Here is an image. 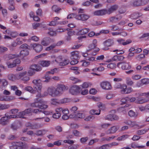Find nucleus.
<instances>
[{
  "label": "nucleus",
  "mask_w": 149,
  "mask_h": 149,
  "mask_svg": "<svg viewBox=\"0 0 149 149\" xmlns=\"http://www.w3.org/2000/svg\"><path fill=\"white\" fill-rule=\"evenodd\" d=\"M31 106L33 107L38 108L40 109H43L48 107L46 101L39 99L38 98L34 99V102L31 104Z\"/></svg>",
  "instance_id": "1"
},
{
  "label": "nucleus",
  "mask_w": 149,
  "mask_h": 149,
  "mask_svg": "<svg viewBox=\"0 0 149 149\" xmlns=\"http://www.w3.org/2000/svg\"><path fill=\"white\" fill-rule=\"evenodd\" d=\"M32 112L38 115H41V117L35 118L34 120H35L43 119L45 115L46 114L47 112L46 111H43L38 109H35L32 111Z\"/></svg>",
  "instance_id": "2"
},
{
  "label": "nucleus",
  "mask_w": 149,
  "mask_h": 149,
  "mask_svg": "<svg viewBox=\"0 0 149 149\" xmlns=\"http://www.w3.org/2000/svg\"><path fill=\"white\" fill-rule=\"evenodd\" d=\"M66 87L63 84H59L57 86L56 89V96L61 95L65 90Z\"/></svg>",
  "instance_id": "3"
},
{
  "label": "nucleus",
  "mask_w": 149,
  "mask_h": 149,
  "mask_svg": "<svg viewBox=\"0 0 149 149\" xmlns=\"http://www.w3.org/2000/svg\"><path fill=\"white\" fill-rule=\"evenodd\" d=\"M30 45L31 47L33 48L35 52L37 53L40 52L43 49V47L41 44L34 43L31 44Z\"/></svg>",
  "instance_id": "4"
},
{
  "label": "nucleus",
  "mask_w": 149,
  "mask_h": 149,
  "mask_svg": "<svg viewBox=\"0 0 149 149\" xmlns=\"http://www.w3.org/2000/svg\"><path fill=\"white\" fill-rule=\"evenodd\" d=\"M114 44V42L113 40L108 39L103 43L104 47H102V49L103 50H106L109 49L108 47H110L112 45Z\"/></svg>",
  "instance_id": "5"
},
{
  "label": "nucleus",
  "mask_w": 149,
  "mask_h": 149,
  "mask_svg": "<svg viewBox=\"0 0 149 149\" xmlns=\"http://www.w3.org/2000/svg\"><path fill=\"white\" fill-rule=\"evenodd\" d=\"M33 83L36 86L35 88L38 91H40L42 88L41 81L40 79H35L33 80Z\"/></svg>",
  "instance_id": "6"
},
{
  "label": "nucleus",
  "mask_w": 149,
  "mask_h": 149,
  "mask_svg": "<svg viewBox=\"0 0 149 149\" xmlns=\"http://www.w3.org/2000/svg\"><path fill=\"white\" fill-rule=\"evenodd\" d=\"M80 88L78 86L74 85L70 89V92L72 95H76L79 93Z\"/></svg>",
  "instance_id": "7"
},
{
  "label": "nucleus",
  "mask_w": 149,
  "mask_h": 149,
  "mask_svg": "<svg viewBox=\"0 0 149 149\" xmlns=\"http://www.w3.org/2000/svg\"><path fill=\"white\" fill-rule=\"evenodd\" d=\"M54 40L48 37H46L43 38L41 42L42 45L47 46L50 43L53 42Z\"/></svg>",
  "instance_id": "8"
},
{
  "label": "nucleus",
  "mask_w": 149,
  "mask_h": 149,
  "mask_svg": "<svg viewBox=\"0 0 149 149\" xmlns=\"http://www.w3.org/2000/svg\"><path fill=\"white\" fill-rule=\"evenodd\" d=\"M90 17L89 15L86 14H80L77 15L76 19L84 21L87 20Z\"/></svg>",
  "instance_id": "9"
},
{
  "label": "nucleus",
  "mask_w": 149,
  "mask_h": 149,
  "mask_svg": "<svg viewBox=\"0 0 149 149\" xmlns=\"http://www.w3.org/2000/svg\"><path fill=\"white\" fill-rule=\"evenodd\" d=\"M121 64V68L122 69L125 70H129L131 68V66L129 64L127 63H123L119 62L117 63V66L119 67V65Z\"/></svg>",
  "instance_id": "10"
},
{
  "label": "nucleus",
  "mask_w": 149,
  "mask_h": 149,
  "mask_svg": "<svg viewBox=\"0 0 149 149\" xmlns=\"http://www.w3.org/2000/svg\"><path fill=\"white\" fill-rule=\"evenodd\" d=\"M100 86L103 89L105 90H110L111 88V84L107 81L102 82L100 84Z\"/></svg>",
  "instance_id": "11"
},
{
  "label": "nucleus",
  "mask_w": 149,
  "mask_h": 149,
  "mask_svg": "<svg viewBox=\"0 0 149 149\" xmlns=\"http://www.w3.org/2000/svg\"><path fill=\"white\" fill-rule=\"evenodd\" d=\"M119 127L117 126H113L111 127L106 131L107 134H112L115 133L119 129Z\"/></svg>",
  "instance_id": "12"
},
{
  "label": "nucleus",
  "mask_w": 149,
  "mask_h": 149,
  "mask_svg": "<svg viewBox=\"0 0 149 149\" xmlns=\"http://www.w3.org/2000/svg\"><path fill=\"white\" fill-rule=\"evenodd\" d=\"M20 63V60L18 59L14 60L12 63L8 62L7 63V64L8 68H11L15 67L17 64H19Z\"/></svg>",
  "instance_id": "13"
},
{
  "label": "nucleus",
  "mask_w": 149,
  "mask_h": 149,
  "mask_svg": "<svg viewBox=\"0 0 149 149\" xmlns=\"http://www.w3.org/2000/svg\"><path fill=\"white\" fill-rule=\"evenodd\" d=\"M49 94L52 97H56V89L54 87H51L49 88L47 90Z\"/></svg>",
  "instance_id": "14"
},
{
  "label": "nucleus",
  "mask_w": 149,
  "mask_h": 149,
  "mask_svg": "<svg viewBox=\"0 0 149 149\" xmlns=\"http://www.w3.org/2000/svg\"><path fill=\"white\" fill-rule=\"evenodd\" d=\"M95 15L102 16L107 14V10L102 9L95 11L93 13Z\"/></svg>",
  "instance_id": "15"
},
{
  "label": "nucleus",
  "mask_w": 149,
  "mask_h": 149,
  "mask_svg": "<svg viewBox=\"0 0 149 149\" xmlns=\"http://www.w3.org/2000/svg\"><path fill=\"white\" fill-rule=\"evenodd\" d=\"M118 8L117 5H115L111 6L108 10H107V14H110L116 11Z\"/></svg>",
  "instance_id": "16"
},
{
  "label": "nucleus",
  "mask_w": 149,
  "mask_h": 149,
  "mask_svg": "<svg viewBox=\"0 0 149 149\" xmlns=\"http://www.w3.org/2000/svg\"><path fill=\"white\" fill-rule=\"evenodd\" d=\"M97 41L96 39L93 40L92 43L90 44L88 47L89 49L88 51L91 50L96 48L97 46Z\"/></svg>",
  "instance_id": "17"
},
{
  "label": "nucleus",
  "mask_w": 149,
  "mask_h": 149,
  "mask_svg": "<svg viewBox=\"0 0 149 149\" xmlns=\"http://www.w3.org/2000/svg\"><path fill=\"white\" fill-rule=\"evenodd\" d=\"M133 4L134 6H139L144 5L145 3L142 0H135L133 1Z\"/></svg>",
  "instance_id": "18"
},
{
  "label": "nucleus",
  "mask_w": 149,
  "mask_h": 149,
  "mask_svg": "<svg viewBox=\"0 0 149 149\" xmlns=\"http://www.w3.org/2000/svg\"><path fill=\"white\" fill-rule=\"evenodd\" d=\"M1 85L0 86V90L2 91L3 88H5L6 87L8 84V82L7 80L5 79H1Z\"/></svg>",
  "instance_id": "19"
},
{
  "label": "nucleus",
  "mask_w": 149,
  "mask_h": 149,
  "mask_svg": "<svg viewBox=\"0 0 149 149\" xmlns=\"http://www.w3.org/2000/svg\"><path fill=\"white\" fill-rule=\"evenodd\" d=\"M71 58L72 59H77L79 58V53L77 51L72 52L70 53Z\"/></svg>",
  "instance_id": "20"
},
{
  "label": "nucleus",
  "mask_w": 149,
  "mask_h": 149,
  "mask_svg": "<svg viewBox=\"0 0 149 149\" xmlns=\"http://www.w3.org/2000/svg\"><path fill=\"white\" fill-rule=\"evenodd\" d=\"M59 19V18L57 17L54 18L53 20L49 23V25L55 26L56 25L59 24V22L58 21V20Z\"/></svg>",
  "instance_id": "21"
},
{
  "label": "nucleus",
  "mask_w": 149,
  "mask_h": 149,
  "mask_svg": "<svg viewBox=\"0 0 149 149\" xmlns=\"http://www.w3.org/2000/svg\"><path fill=\"white\" fill-rule=\"evenodd\" d=\"M136 103L137 104H142L148 102L147 100L140 96L136 97Z\"/></svg>",
  "instance_id": "22"
},
{
  "label": "nucleus",
  "mask_w": 149,
  "mask_h": 149,
  "mask_svg": "<svg viewBox=\"0 0 149 149\" xmlns=\"http://www.w3.org/2000/svg\"><path fill=\"white\" fill-rule=\"evenodd\" d=\"M8 121L7 117H3L0 119V123L2 125H5L8 123Z\"/></svg>",
  "instance_id": "23"
},
{
  "label": "nucleus",
  "mask_w": 149,
  "mask_h": 149,
  "mask_svg": "<svg viewBox=\"0 0 149 149\" xmlns=\"http://www.w3.org/2000/svg\"><path fill=\"white\" fill-rule=\"evenodd\" d=\"M30 68L35 71H39L41 70L42 68L39 65L36 64L33 65H31Z\"/></svg>",
  "instance_id": "24"
},
{
  "label": "nucleus",
  "mask_w": 149,
  "mask_h": 149,
  "mask_svg": "<svg viewBox=\"0 0 149 149\" xmlns=\"http://www.w3.org/2000/svg\"><path fill=\"white\" fill-rule=\"evenodd\" d=\"M51 62L49 61H40V64L43 67H48L50 64Z\"/></svg>",
  "instance_id": "25"
},
{
  "label": "nucleus",
  "mask_w": 149,
  "mask_h": 149,
  "mask_svg": "<svg viewBox=\"0 0 149 149\" xmlns=\"http://www.w3.org/2000/svg\"><path fill=\"white\" fill-rule=\"evenodd\" d=\"M71 101L70 99L68 98H65L59 100V104H63L69 103Z\"/></svg>",
  "instance_id": "26"
},
{
  "label": "nucleus",
  "mask_w": 149,
  "mask_h": 149,
  "mask_svg": "<svg viewBox=\"0 0 149 149\" xmlns=\"http://www.w3.org/2000/svg\"><path fill=\"white\" fill-rule=\"evenodd\" d=\"M11 96H3L0 97V101H8L12 99L11 97Z\"/></svg>",
  "instance_id": "27"
},
{
  "label": "nucleus",
  "mask_w": 149,
  "mask_h": 149,
  "mask_svg": "<svg viewBox=\"0 0 149 149\" xmlns=\"http://www.w3.org/2000/svg\"><path fill=\"white\" fill-rule=\"evenodd\" d=\"M20 56L24 57L28 55L29 54V52L26 49H24L21 50L20 53Z\"/></svg>",
  "instance_id": "28"
},
{
  "label": "nucleus",
  "mask_w": 149,
  "mask_h": 149,
  "mask_svg": "<svg viewBox=\"0 0 149 149\" xmlns=\"http://www.w3.org/2000/svg\"><path fill=\"white\" fill-rule=\"evenodd\" d=\"M19 149H27L29 148V146L27 144L25 143L21 142L19 145Z\"/></svg>",
  "instance_id": "29"
},
{
  "label": "nucleus",
  "mask_w": 149,
  "mask_h": 149,
  "mask_svg": "<svg viewBox=\"0 0 149 149\" xmlns=\"http://www.w3.org/2000/svg\"><path fill=\"white\" fill-rule=\"evenodd\" d=\"M90 30L88 28H84L80 30L79 32V34L81 35H84L86 34Z\"/></svg>",
  "instance_id": "30"
},
{
  "label": "nucleus",
  "mask_w": 149,
  "mask_h": 149,
  "mask_svg": "<svg viewBox=\"0 0 149 149\" xmlns=\"http://www.w3.org/2000/svg\"><path fill=\"white\" fill-rule=\"evenodd\" d=\"M142 15V14L141 13H136L131 15V17L133 19H136Z\"/></svg>",
  "instance_id": "31"
},
{
  "label": "nucleus",
  "mask_w": 149,
  "mask_h": 149,
  "mask_svg": "<svg viewBox=\"0 0 149 149\" xmlns=\"http://www.w3.org/2000/svg\"><path fill=\"white\" fill-rule=\"evenodd\" d=\"M52 9L53 11H54L56 13H58L61 10V8H60L58 7V6L56 5H54L52 7Z\"/></svg>",
  "instance_id": "32"
},
{
  "label": "nucleus",
  "mask_w": 149,
  "mask_h": 149,
  "mask_svg": "<svg viewBox=\"0 0 149 149\" xmlns=\"http://www.w3.org/2000/svg\"><path fill=\"white\" fill-rule=\"evenodd\" d=\"M128 115L131 117H136L137 114L132 110H130L128 113Z\"/></svg>",
  "instance_id": "33"
},
{
  "label": "nucleus",
  "mask_w": 149,
  "mask_h": 149,
  "mask_svg": "<svg viewBox=\"0 0 149 149\" xmlns=\"http://www.w3.org/2000/svg\"><path fill=\"white\" fill-rule=\"evenodd\" d=\"M124 123L125 124L129 125L131 127H133L136 125L135 122H132L130 120L125 121Z\"/></svg>",
  "instance_id": "34"
},
{
  "label": "nucleus",
  "mask_w": 149,
  "mask_h": 149,
  "mask_svg": "<svg viewBox=\"0 0 149 149\" xmlns=\"http://www.w3.org/2000/svg\"><path fill=\"white\" fill-rule=\"evenodd\" d=\"M10 149H19V145H16L15 142L11 143V145L10 146Z\"/></svg>",
  "instance_id": "35"
},
{
  "label": "nucleus",
  "mask_w": 149,
  "mask_h": 149,
  "mask_svg": "<svg viewBox=\"0 0 149 149\" xmlns=\"http://www.w3.org/2000/svg\"><path fill=\"white\" fill-rule=\"evenodd\" d=\"M129 137V136L127 134L123 135L121 136L118 138L117 140L118 141H122L125 140Z\"/></svg>",
  "instance_id": "36"
},
{
  "label": "nucleus",
  "mask_w": 149,
  "mask_h": 149,
  "mask_svg": "<svg viewBox=\"0 0 149 149\" xmlns=\"http://www.w3.org/2000/svg\"><path fill=\"white\" fill-rule=\"evenodd\" d=\"M86 60L89 61L90 62H92L96 61L95 57L93 56H88L85 58Z\"/></svg>",
  "instance_id": "37"
},
{
  "label": "nucleus",
  "mask_w": 149,
  "mask_h": 149,
  "mask_svg": "<svg viewBox=\"0 0 149 149\" xmlns=\"http://www.w3.org/2000/svg\"><path fill=\"white\" fill-rule=\"evenodd\" d=\"M101 110L100 109H99V112L97 113L96 112L97 111L96 110L93 109L91 110L90 111V113L91 115H99L100 114Z\"/></svg>",
  "instance_id": "38"
},
{
  "label": "nucleus",
  "mask_w": 149,
  "mask_h": 149,
  "mask_svg": "<svg viewBox=\"0 0 149 149\" xmlns=\"http://www.w3.org/2000/svg\"><path fill=\"white\" fill-rule=\"evenodd\" d=\"M126 81L127 84L128 85L131 86L133 84V82L130 77L126 78Z\"/></svg>",
  "instance_id": "39"
},
{
  "label": "nucleus",
  "mask_w": 149,
  "mask_h": 149,
  "mask_svg": "<svg viewBox=\"0 0 149 149\" xmlns=\"http://www.w3.org/2000/svg\"><path fill=\"white\" fill-rule=\"evenodd\" d=\"M9 107V105L0 104V108L1 110H3L8 109Z\"/></svg>",
  "instance_id": "40"
},
{
  "label": "nucleus",
  "mask_w": 149,
  "mask_h": 149,
  "mask_svg": "<svg viewBox=\"0 0 149 149\" xmlns=\"http://www.w3.org/2000/svg\"><path fill=\"white\" fill-rule=\"evenodd\" d=\"M145 55L144 54H141L136 56L135 58L138 60H141L143 58L145 57Z\"/></svg>",
  "instance_id": "41"
},
{
  "label": "nucleus",
  "mask_w": 149,
  "mask_h": 149,
  "mask_svg": "<svg viewBox=\"0 0 149 149\" xmlns=\"http://www.w3.org/2000/svg\"><path fill=\"white\" fill-rule=\"evenodd\" d=\"M20 48L21 49H27L29 50L31 49V47H29L28 45L26 43L20 46Z\"/></svg>",
  "instance_id": "42"
},
{
  "label": "nucleus",
  "mask_w": 149,
  "mask_h": 149,
  "mask_svg": "<svg viewBox=\"0 0 149 149\" xmlns=\"http://www.w3.org/2000/svg\"><path fill=\"white\" fill-rule=\"evenodd\" d=\"M127 87V86L126 85H123L120 87V91L122 93L125 94V92L126 88Z\"/></svg>",
  "instance_id": "43"
},
{
  "label": "nucleus",
  "mask_w": 149,
  "mask_h": 149,
  "mask_svg": "<svg viewBox=\"0 0 149 149\" xmlns=\"http://www.w3.org/2000/svg\"><path fill=\"white\" fill-rule=\"evenodd\" d=\"M92 84L89 82H85L82 85V87L83 88H86L91 86Z\"/></svg>",
  "instance_id": "44"
},
{
  "label": "nucleus",
  "mask_w": 149,
  "mask_h": 149,
  "mask_svg": "<svg viewBox=\"0 0 149 149\" xmlns=\"http://www.w3.org/2000/svg\"><path fill=\"white\" fill-rule=\"evenodd\" d=\"M141 77V76L140 75H134L132 76V78L134 80H138L140 79Z\"/></svg>",
  "instance_id": "45"
},
{
  "label": "nucleus",
  "mask_w": 149,
  "mask_h": 149,
  "mask_svg": "<svg viewBox=\"0 0 149 149\" xmlns=\"http://www.w3.org/2000/svg\"><path fill=\"white\" fill-rule=\"evenodd\" d=\"M46 131L45 130H38L36 132V135L38 136L42 135L44 133H45Z\"/></svg>",
  "instance_id": "46"
},
{
  "label": "nucleus",
  "mask_w": 149,
  "mask_h": 149,
  "mask_svg": "<svg viewBox=\"0 0 149 149\" xmlns=\"http://www.w3.org/2000/svg\"><path fill=\"white\" fill-rule=\"evenodd\" d=\"M104 119L106 120L112 121V114H108L105 116L104 117Z\"/></svg>",
  "instance_id": "47"
},
{
  "label": "nucleus",
  "mask_w": 149,
  "mask_h": 149,
  "mask_svg": "<svg viewBox=\"0 0 149 149\" xmlns=\"http://www.w3.org/2000/svg\"><path fill=\"white\" fill-rule=\"evenodd\" d=\"M69 61L68 60L63 58V61L62 62H61V63H62L61 65H66L68 64L69 63Z\"/></svg>",
  "instance_id": "48"
},
{
  "label": "nucleus",
  "mask_w": 149,
  "mask_h": 149,
  "mask_svg": "<svg viewBox=\"0 0 149 149\" xmlns=\"http://www.w3.org/2000/svg\"><path fill=\"white\" fill-rule=\"evenodd\" d=\"M95 118L94 116L92 115H90L87 117L84 120L86 121H91L93 120Z\"/></svg>",
  "instance_id": "49"
},
{
  "label": "nucleus",
  "mask_w": 149,
  "mask_h": 149,
  "mask_svg": "<svg viewBox=\"0 0 149 149\" xmlns=\"http://www.w3.org/2000/svg\"><path fill=\"white\" fill-rule=\"evenodd\" d=\"M44 77L45 79V80L44 81V82H49L52 79V78L47 73H46Z\"/></svg>",
  "instance_id": "50"
},
{
  "label": "nucleus",
  "mask_w": 149,
  "mask_h": 149,
  "mask_svg": "<svg viewBox=\"0 0 149 149\" xmlns=\"http://www.w3.org/2000/svg\"><path fill=\"white\" fill-rule=\"evenodd\" d=\"M147 131V130H139L137 131L136 133L138 135H141L145 133Z\"/></svg>",
  "instance_id": "51"
},
{
  "label": "nucleus",
  "mask_w": 149,
  "mask_h": 149,
  "mask_svg": "<svg viewBox=\"0 0 149 149\" xmlns=\"http://www.w3.org/2000/svg\"><path fill=\"white\" fill-rule=\"evenodd\" d=\"M116 64L114 63H110L107 65V67L108 68L113 69L116 67Z\"/></svg>",
  "instance_id": "52"
},
{
  "label": "nucleus",
  "mask_w": 149,
  "mask_h": 149,
  "mask_svg": "<svg viewBox=\"0 0 149 149\" xmlns=\"http://www.w3.org/2000/svg\"><path fill=\"white\" fill-rule=\"evenodd\" d=\"M25 89L29 92L32 93H34L35 91L33 90L32 88L30 86H28L25 88Z\"/></svg>",
  "instance_id": "53"
},
{
  "label": "nucleus",
  "mask_w": 149,
  "mask_h": 149,
  "mask_svg": "<svg viewBox=\"0 0 149 149\" xmlns=\"http://www.w3.org/2000/svg\"><path fill=\"white\" fill-rule=\"evenodd\" d=\"M141 83L144 84H149V79L147 78H144L141 80Z\"/></svg>",
  "instance_id": "54"
},
{
  "label": "nucleus",
  "mask_w": 149,
  "mask_h": 149,
  "mask_svg": "<svg viewBox=\"0 0 149 149\" xmlns=\"http://www.w3.org/2000/svg\"><path fill=\"white\" fill-rule=\"evenodd\" d=\"M69 79L72 80L73 81V83H76L79 81V80L77 78L73 77H70L69 78Z\"/></svg>",
  "instance_id": "55"
},
{
  "label": "nucleus",
  "mask_w": 149,
  "mask_h": 149,
  "mask_svg": "<svg viewBox=\"0 0 149 149\" xmlns=\"http://www.w3.org/2000/svg\"><path fill=\"white\" fill-rule=\"evenodd\" d=\"M47 33L52 36H56V32L53 31L52 29H50V31L48 32Z\"/></svg>",
  "instance_id": "56"
},
{
  "label": "nucleus",
  "mask_w": 149,
  "mask_h": 149,
  "mask_svg": "<svg viewBox=\"0 0 149 149\" xmlns=\"http://www.w3.org/2000/svg\"><path fill=\"white\" fill-rule=\"evenodd\" d=\"M51 103L52 104L56 105L57 104H59V101L58 102L56 99H52L51 100Z\"/></svg>",
  "instance_id": "57"
},
{
  "label": "nucleus",
  "mask_w": 149,
  "mask_h": 149,
  "mask_svg": "<svg viewBox=\"0 0 149 149\" xmlns=\"http://www.w3.org/2000/svg\"><path fill=\"white\" fill-rule=\"evenodd\" d=\"M61 116V113H56L54 114L53 115V117L54 118L58 119Z\"/></svg>",
  "instance_id": "58"
},
{
  "label": "nucleus",
  "mask_w": 149,
  "mask_h": 149,
  "mask_svg": "<svg viewBox=\"0 0 149 149\" xmlns=\"http://www.w3.org/2000/svg\"><path fill=\"white\" fill-rule=\"evenodd\" d=\"M77 15L75 13H71L68 16L67 18L68 19H72L75 18L76 19V17L77 16Z\"/></svg>",
  "instance_id": "59"
},
{
  "label": "nucleus",
  "mask_w": 149,
  "mask_h": 149,
  "mask_svg": "<svg viewBox=\"0 0 149 149\" xmlns=\"http://www.w3.org/2000/svg\"><path fill=\"white\" fill-rule=\"evenodd\" d=\"M8 79L11 81H14L15 79V76L12 74H9L8 76Z\"/></svg>",
  "instance_id": "60"
},
{
  "label": "nucleus",
  "mask_w": 149,
  "mask_h": 149,
  "mask_svg": "<svg viewBox=\"0 0 149 149\" xmlns=\"http://www.w3.org/2000/svg\"><path fill=\"white\" fill-rule=\"evenodd\" d=\"M109 148L108 144H106L100 147L98 149H108Z\"/></svg>",
  "instance_id": "61"
},
{
  "label": "nucleus",
  "mask_w": 149,
  "mask_h": 149,
  "mask_svg": "<svg viewBox=\"0 0 149 149\" xmlns=\"http://www.w3.org/2000/svg\"><path fill=\"white\" fill-rule=\"evenodd\" d=\"M7 50L8 49L6 47H0V54L3 53Z\"/></svg>",
  "instance_id": "62"
},
{
  "label": "nucleus",
  "mask_w": 149,
  "mask_h": 149,
  "mask_svg": "<svg viewBox=\"0 0 149 149\" xmlns=\"http://www.w3.org/2000/svg\"><path fill=\"white\" fill-rule=\"evenodd\" d=\"M73 134L76 136H79L81 134L80 132L77 130H74L73 131Z\"/></svg>",
  "instance_id": "63"
},
{
  "label": "nucleus",
  "mask_w": 149,
  "mask_h": 149,
  "mask_svg": "<svg viewBox=\"0 0 149 149\" xmlns=\"http://www.w3.org/2000/svg\"><path fill=\"white\" fill-rule=\"evenodd\" d=\"M114 96L113 94L109 93L106 95V98L107 99L109 100L113 98Z\"/></svg>",
  "instance_id": "64"
}]
</instances>
